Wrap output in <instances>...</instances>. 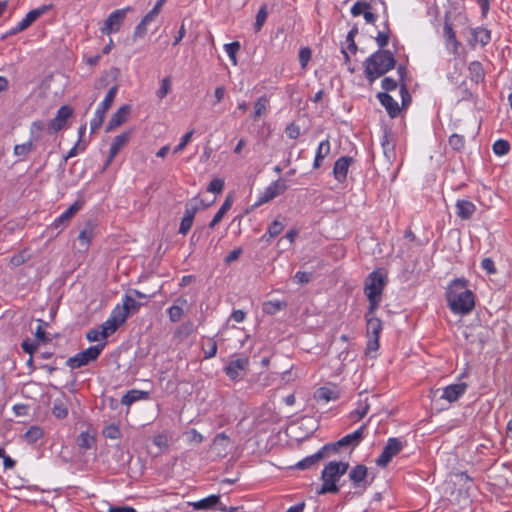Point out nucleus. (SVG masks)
<instances>
[{"label":"nucleus","mask_w":512,"mask_h":512,"mask_svg":"<svg viewBox=\"0 0 512 512\" xmlns=\"http://www.w3.org/2000/svg\"><path fill=\"white\" fill-rule=\"evenodd\" d=\"M314 398L318 402L327 403L332 400H337L339 398V391L336 387L324 386L320 387L316 390L314 394Z\"/></svg>","instance_id":"obj_23"},{"label":"nucleus","mask_w":512,"mask_h":512,"mask_svg":"<svg viewBox=\"0 0 512 512\" xmlns=\"http://www.w3.org/2000/svg\"><path fill=\"white\" fill-rule=\"evenodd\" d=\"M468 69H469V73H470V77H471L472 81H474L475 83H479L480 81L483 80L484 71H483V68H482V65L480 62H478V61L471 62L469 64Z\"/></svg>","instance_id":"obj_35"},{"label":"nucleus","mask_w":512,"mask_h":512,"mask_svg":"<svg viewBox=\"0 0 512 512\" xmlns=\"http://www.w3.org/2000/svg\"><path fill=\"white\" fill-rule=\"evenodd\" d=\"M187 439L190 443L200 444L203 442L204 437L196 429H191L186 433Z\"/></svg>","instance_id":"obj_60"},{"label":"nucleus","mask_w":512,"mask_h":512,"mask_svg":"<svg viewBox=\"0 0 512 512\" xmlns=\"http://www.w3.org/2000/svg\"><path fill=\"white\" fill-rule=\"evenodd\" d=\"M381 146L383 148V151H384V154L385 156L390 159L391 157L394 156V142H393V137L392 135L387 132V131H384L382 137H381Z\"/></svg>","instance_id":"obj_31"},{"label":"nucleus","mask_w":512,"mask_h":512,"mask_svg":"<svg viewBox=\"0 0 512 512\" xmlns=\"http://www.w3.org/2000/svg\"><path fill=\"white\" fill-rule=\"evenodd\" d=\"M330 150L331 146L328 139L320 142L313 163L314 168H319L321 166L322 161L330 154Z\"/></svg>","instance_id":"obj_28"},{"label":"nucleus","mask_w":512,"mask_h":512,"mask_svg":"<svg viewBox=\"0 0 512 512\" xmlns=\"http://www.w3.org/2000/svg\"><path fill=\"white\" fill-rule=\"evenodd\" d=\"M475 42L486 45L491 40V33L486 28L478 27L472 32Z\"/></svg>","instance_id":"obj_36"},{"label":"nucleus","mask_w":512,"mask_h":512,"mask_svg":"<svg viewBox=\"0 0 512 512\" xmlns=\"http://www.w3.org/2000/svg\"><path fill=\"white\" fill-rule=\"evenodd\" d=\"M443 36L446 40L447 47L452 51L453 54L458 52L460 42L456 38V33L453 29L452 23L449 21L448 15H445Z\"/></svg>","instance_id":"obj_18"},{"label":"nucleus","mask_w":512,"mask_h":512,"mask_svg":"<svg viewBox=\"0 0 512 512\" xmlns=\"http://www.w3.org/2000/svg\"><path fill=\"white\" fill-rule=\"evenodd\" d=\"M464 138L461 135L453 134L449 138L450 146L455 150H460L464 147Z\"/></svg>","instance_id":"obj_57"},{"label":"nucleus","mask_w":512,"mask_h":512,"mask_svg":"<svg viewBox=\"0 0 512 512\" xmlns=\"http://www.w3.org/2000/svg\"><path fill=\"white\" fill-rule=\"evenodd\" d=\"M52 414L57 419H65L68 416V404L65 397L56 398L54 400Z\"/></svg>","instance_id":"obj_29"},{"label":"nucleus","mask_w":512,"mask_h":512,"mask_svg":"<svg viewBox=\"0 0 512 512\" xmlns=\"http://www.w3.org/2000/svg\"><path fill=\"white\" fill-rule=\"evenodd\" d=\"M454 484L461 485L467 493L472 487L473 480L466 473H457L454 475Z\"/></svg>","instance_id":"obj_41"},{"label":"nucleus","mask_w":512,"mask_h":512,"mask_svg":"<svg viewBox=\"0 0 512 512\" xmlns=\"http://www.w3.org/2000/svg\"><path fill=\"white\" fill-rule=\"evenodd\" d=\"M249 359L246 357H239L231 360L225 367L226 375L233 381L242 380L248 370Z\"/></svg>","instance_id":"obj_11"},{"label":"nucleus","mask_w":512,"mask_h":512,"mask_svg":"<svg viewBox=\"0 0 512 512\" xmlns=\"http://www.w3.org/2000/svg\"><path fill=\"white\" fill-rule=\"evenodd\" d=\"M267 15H268V12H267V7L266 5H263L257 15H256V21H255V30L256 31H260L263 24L265 23L266 19H267Z\"/></svg>","instance_id":"obj_50"},{"label":"nucleus","mask_w":512,"mask_h":512,"mask_svg":"<svg viewBox=\"0 0 512 512\" xmlns=\"http://www.w3.org/2000/svg\"><path fill=\"white\" fill-rule=\"evenodd\" d=\"M398 84H397V81L394 80L393 78L391 77H385L383 80H382V88L385 90V91H393L397 88Z\"/></svg>","instance_id":"obj_64"},{"label":"nucleus","mask_w":512,"mask_h":512,"mask_svg":"<svg viewBox=\"0 0 512 512\" xmlns=\"http://www.w3.org/2000/svg\"><path fill=\"white\" fill-rule=\"evenodd\" d=\"M202 350L206 359L214 357L217 353L216 340L211 337L206 338L202 344Z\"/></svg>","instance_id":"obj_38"},{"label":"nucleus","mask_w":512,"mask_h":512,"mask_svg":"<svg viewBox=\"0 0 512 512\" xmlns=\"http://www.w3.org/2000/svg\"><path fill=\"white\" fill-rule=\"evenodd\" d=\"M366 429V424H363L360 428H358L356 431H354L351 434H348L344 437H342L340 440H338V445H342V447L345 446H356L359 444V442L363 438V433Z\"/></svg>","instance_id":"obj_26"},{"label":"nucleus","mask_w":512,"mask_h":512,"mask_svg":"<svg viewBox=\"0 0 512 512\" xmlns=\"http://www.w3.org/2000/svg\"><path fill=\"white\" fill-rule=\"evenodd\" d=\"M285 132L290 139H297L300 135V128L296 124L291 123L286 127Z\"/></svg>","instance_id":"obj_62"},{"label":"nucleus","mask_w":512,"mask_h":512,"mask_svg":"<svg viewBox=\"0 0 512 512\" xmlns=\"http://www.w3.org/2000/svg\"><path fill=\"white\" fill-rule=\"evenodd\" d=\"M76 442L80 450L86 451L93 447V445L95 444V438L88 432H81L80 435L77 437Z\"/></svg>","instance_id":"obj_34"},{"label":"nucleus","mask_w":512,"mask_h":512,"mask_svg":"<svg viewBox=\"0 0 512 512\" xmlns=\"http://www.w3.org/2000/svg\"><path fill=\"white\" fill-rule=\"evenodd\" d=\"M131 108L129 105H123L121 106L111 117L106 130L112 131L113 129L117 128L118 126L125 123L128 119V116L130 114Z\"/></svg>","instance_id":"obj_20"},{"label":"nucleus","mask_w":512,"mask_h":512,"mask_svg":"<svg viewBox=\"0 0 512 512\" xmlns=\"http://www.w3.org/2000/svg\"><path fill=\"white\" fill-rule=\"evenodd\" d=\"M368 469L365 465L359 464L354 466L348 473L352 486L356 489L357 494H362L368 487L367 481Z\"/></svg>","instance_id":"obj_8"},{"label":"nucleus","mask_w":512,"mask_h":512,"mask_svg":"<svg viewBox=\"0 0 512 512\" xmlns=\"http://www.w3.org/2000/svg\"><path fill=\"white\" fill-rule=\"evenodd\" d=\"M193 133H194V130H191V131L187 132L186 134H184L180 140V143L174 148L173 152L179 153L180 151H182L187 146V144L191 141Z\"/></svg>","instance_id":"obj_58"},{"label":"nucleus","mask_w":512,"mask_h":512,"mask_svg":"<svg viewBox=\"0 0 512 512\" xmlns=\"http://www.w3.org/2000/svg\"><path fill=\"white\" fill-rule=\"evenodd\" d=\"M147 395L146 392L139 391V390H131L127 392L121 399V403L123 405L129 406L132 403L145 398Z\"/></svg>","instance_id":"obj_37"},{"label":"nucleus","mask_w":512,"mask_h":512,"mask_svg":"<svg viewBox=\"0 0 512 512\" xmlns=\"http://www.w3.org/2000/svg\"><path fill=\"white\" fill-rule=\"evenodd\" d=\"M396 60L389 50L379 49L365 61V76L370 83L393 69Z\"/></svg>","instance_id":"obj_2"},{"label":"nucleus","mask_w":512,"mask_h":512,"mask_svg":"<svg viewBox=\"0 0 512 512\" xmlns=\"http://www.w3.org/2000/svg\"><path fill=\"white\" fill-rule=\"evenodd\" d=\"M446 296L448 305L455 314L465 315L474 309V294L467 289V281L465 279H455L452 281Z\"/></svg>","instance_id":"obj_1"},{"label":"nucleus","mask_w":512,"mask_h":512,"mask_svg":"<svg viewBox=\"0 0 512 512\" xmlns=\"http://www.w3.org/2000/svg\"><path fill=\"white\" fill-rule=\"evenodd\" d=\"M81 207L82 202L76 201L73 203L67 210H65L59 217L54 220L53 226L55 228H59L60 226L65 225L81 209Z\"/></svg>","instance_id":"obj_24"},{"label":"nucleus","mask_w":512,"mask_h":512,"mask_svg":"<svg viewBox=\"0 0 512 512\" xmlns=\"http://www.w3.org/2000/svg\"><path fill=\"white\" fill-rule=\"evenodd\" d=\"M342 445H338V441L335 443L326 444L323 446L319 451L322 455V457H326L330 455L331 453L337 452L339 448H341Z\"/></svg>","instance_id":"obj_59"},{"label":"nucleus","mask_w":512,"mask_h":512,"mask_svg":"<svg viewBox=\"0 0 512 512\" xmlns=\"http://www.w3.org/2000/svg\"><path fill=\"white\" fill-rule=\"evenodd\" d=\"M224 49L226 53L228 54L230 60L232 61L233 65L237 64L236 60V53L240 49V44L238 42H232L225 44Z\"/></svg>","instance_id":"obj_48"},{"label":"nucleus","mask_w":512,"mask_h":512,"mask_svg":"<svg viewBox=\"0 0 512 512\" xmlns=\"http://www.w3.org/2000/svg\"><path fill=\"white\" fill-rule=\"evenodd\" d=\"M348 469V462L330 461L322 470V486L318 491V494L323 495L326 493H338L339 486L337 485V482L343 475L347 473Z\"/></svg>","instance_id":"obj_3"},{"label":"nucleus","mask_w":512,"mask_h":512,"mask_svg":"<svg viewBox=\"0 0 512 512\" xmlns=\"http://www.w3.org/2000/svg\"><path fill=\"white\" fill-rule=\"evenodd\" d=\"M321 459H323V457H322L320 451H318L317 453H315L311 456H308L305 459L298 462L296 466L300 469H307V468H310L311 466L315 465Z\"/></svg>","instance_id":"obj_43"},{"label":"nucleus","mask_w":512,"mask_h":512,"mask_svg":"<svg viewBox=\"0 0 512 512\" xmlns=\"http://www.w3.org/2000/svg\"><path fill=\"white\" fill-rule=\"evenodd\" d=\"M141 304L137 302L134 298L129 295H125L123 298V306H116L114 309L119 310L120 314L125 315V320L128 318L130 314L136 313Z\"/></svg>","instance_id":"obj_25"},{"label":"nucleus","mask_w":512,"mask_h":512,"mask_svg":"<svg viewBox=\"0 0 512 512\" xmlns=\"http://www.w3.org/2000/svg\"><path fill=\"white\" fill-rule=\"evenodd\" d=\"M34 149V145L32 140L15 145L14 147V155L18 157H26L32 150Z\"/></svg>","instance_id":"obj_45"},{"label":"nucleus","mask_w":512,"mask_h":512,"mask_svg":"<svg viewBox=\"0 0 512 512\" xmlns=\"http://www.w3.org/2000/svg\"><path fill=\"white\" fill-rule=\"evenodd\" d=\"M124 322L125 315L120 314L119 310L113 309L109 318L99 326L101 329V338L104 340L115 333L119 326Z\"/></svg>","instance_id":"obj_12"},{"label":"nucleus","mask_w":512,"mask_h":512,"mask_svg":"<svg viewBox=\"0 0 512 512\" xmlns=\"http://www.w3.org/2000/svg\"><path fill=\"white\" fill-rule=\"evenodd\" d=\"M367 9H371L370 3H367L364 1H358L352 6L351 14L356 17L361 14H364V11H366Z\"/></svg>","instance_id":"obj_52"},{"label":"nucleus","mask_w":512,"mask_h":512,"mask_svg":"<svg viewBox=\"0 0 512 512\" xmlns=\"http://www.w3.org/2000/svg\"><path fill=\"white\" fill-rule=\"evenodd\" d=\"M130 137L129 132H123L117 135L110 147L108 158L104 164V170L112 163L119 151L128 143Z\"/></svg>","instance_id":"obj_15"},{"label":"nucleus","mask_w":512,"mask_h":512,"mask_svg":"<svg viewBox=\"0 0 512 512\" xmlns=\"http://www.w3.org/2000/svg\"><path fill=\"white\" fill-rule=\"evenodd\" d=\"M379 102L385 107L388 115L395 118L400 114L401 108L398 103L386 92H379L377 94Z\"/></svg>","instance_id":"obj_19"},{"label":"nucleus","mask_w":512,"mask_h":512,"mask_svg":"<svg viewBox=\"0 0 512 512\" xmlns=\"http://www.w3.org/2000/svg\"><path fill=\"white\" fill-rule=\"evenodd\" d=\"M168 316H169V319L171 322H178L180 321V319L182 318L184 312H183V308L178 305V304H174L172 305L169 309H168Z\"/></svg>","instance_id":"obj_47"},{"label":"nucleus","mask_w":512,"mask_h":512,"mask_svg":"<svg viewBox=\"0 0 512 512\" xmlns=\"http://www.w3.org/2000/svg\"><path fill=\"white\" fill-rule=\"evenodd\" d=\"M312 56V51L309 47H303L299 51V62L301 68L305 69Z\"/></svg>","instance_id":"obj_53"},{"label":"nucleus","mask_w":512,"mask_h":512,"mask_svg":"<svg viewBox=\"0 0 512 512\" xmlns=\"http://www.w3.org/2000/svg\"><path fill=\"white\" fill-rule=\"evenodd\" d=\"M352 162L351 157L343 156L340 157L335 163L333 167V174L335 179L338 182H344L347 177L348 168Z\"/></svg>","instance_id":"obj_21"},{"label":"nucleus","mask_w":512,"mask_h":512,"mask_svg":"<svg viewBox=\"0 0 512 512\" xmlns=\"http://www.w3.org/2000/svg\"><path fill=\"white\" fill-rule=\"evenodd\" d=\"M199 210V204L197 199H193L185 205V213L184 217L181 220L179 233L182 235H186L188 231L191 229L195 214Z\"/></svg>","instance_id":"obj_13"},{"label":"nucleus","mask_w":512,"mask_h":512,"mask_svg":"<svg viewBox=\"0 0 512 512\" xmlns=\"http://www.w3.org/2000/svg\"><path fill=\"white\" fill-rule=\"evenodd\" d=\"M493 152L498 156H504L510 151V144L507 140L499 139L492 146Z\"/></svg>","instance_id":"obj_42"},{"label":"nucleus","mask_w":512,"mask_h":512,"mask_svg":"<svg viewBox=\"0 0 512 512\" xmlns=\"http://www.w3.org/2000/svg\"><path fill=\"white\" fill-rule=\"evenodd\" d=\"M224 188V181L220 178L213 179L208 187L207 191L211 193H220Z\"/></svg>","instance_id":"obj_56"},{"label":"nucleus","mask_w":512,"mask_h":512,"mask_svg":"<svg viewBox=\"0 0 512 512\" xmlns=\"http://www.w3.org/2000/svg\"><path fill=\"white\" fill-rule=\"evenodd\" d=\"M456 214L462 220H468L476 211V206L469 200L460 199L455 204Z\"/></svg>","instance_id":"obj_22"},{"label":"nucleus","mask_w":512,"mask_h":512,"mask_svg":"<svg viewBox=\"0 0 512 512\" xmlns=\"http://www.w3.org/2000/svg\"><path fill=\"white\" fill-rule=\"evenodd\" d=\"M382 330V322L377 317H369L367 318V336L368 337H378Z\"/></svg>","instance_id":"obj_32"},{"label":"nucleus","mask_w":512,"mask_h":512,"mask_svg":"<svg viewBox=\"0 0 512 512\" xmlns=\"http://www.w3.org/2000/svg\"><path fill=\"white\" fill-rule=\"evenodd\" d=\"M43 436V430L42 428L38 427V426H32L30 427L27 432L24 434V439L32 444V443H35L36 441H38L40 438H42Z\"/></svg>","instance_id":"obj_40"},{"label":"nucleus","mask_w":512,"mask_h":512,"mask_svg":"<svg viewBox=\"0 0 512 512\" xmlns=\"http://www.w3.org/2000/svg\"><path fill=\"white\" fill-rule=\"evenodd\" d=\"M400 95L402 101V108H406L411 102V96L408 92L406 84H401L400 86Z\"/></svg>","instance_id":"obj_61"},{"label":"nucleus","mask_w":512,"mask_h":512,"mask_svg":"<svg viewBox=\"0 0 512 512\" xmlns=\"http://www.w3.org/2000/svg\"><path fill=\"white\" fill-rule=\"evenodd\" d=\"M170 89H171V81L168 77H166L162 80L161 85L156 92V95L160 99H163L169 93Z\"/></svg>","instance_id":"obj_55"},{"label":"nucleus","mask_w":512,"mask_h":512,"mask_svg":"<svg viewBox=\"0 0 512 512\" xmlns=\"http://www.w3.org/2000/svg\"><path fill=\"white\" fill-rule=\"evenodd\" d=\"M45 10L46 7L31 10L26 14L23 20L30 26L34 21L38 19V17H40L44 13Z\"/></svg>","instance_id":"obj_51"},{"label":"nucleus","mask_w":512,"mask_h":512,"mask_svg":"<svg viewBox=\"0 0 512 512\" xmlns=\"http://www.w3.org/2000/svg\"><path fill=\"white\" fill-rule=\"evenodd\" d=\"M466 390V383L451 384L443 389L441 398L448 401L449 403H453L457 401L460 397H462L465 394Z\"/></svg>","instance_id":"obj_16"},{"label":"nucleus","mask_w":512,"mask_h":512,"mask_svg":"<svg viewBox=\"0 0 512 512\" xmlns=\"http://www.w3.org/2000/svg\"><path fill=\"white\" fill-rule=\"evenodd\" d=\"M147 23H144L143 20L140 21V23L136 26L133 37L134 39L142 38L147 33Z\"/></svg>","instance_id":"obj_63"},{"label":"nucleus","mask_w":512,"mask_h":512,"mask_svg":"<svg viewBox=\"0 0 512 512\" xmlns=\"http://www.w3.org/2000/svg\"><path fill=\"white\" fill-rule=\"evenodd\" d=\"M287 190L285 180L278 179L272 182L265 190L259 195L257 202L254 204L258 207L264 203L273 200L275 197L282 195Z\"/></svg>","instance_id":"obj_10"},{"label":"nucleus","mask_w":512,"mask_h":512,"mask_svg":"<svg viewBox=\"0 0 512 512\" xmlns=\"http://www.w3.org/2000/svg\"><path fill=\"white\" fill-rule=\"evenodd\" d=\"M284 227L285 225L282 222L278 220L273 221L269 225L267 233L263 235L262 239H266L268 241L269 239L278 236L283 231Z\"/></svg>","instance_id":"obj_39"},{"label":"nucleus","mask_w":512,"mask_h":512,"mask_svg":"<svg viewBox=\"0 0 512 512\" xmlns=\"http://www.w3.org/2000/svg\"><path fill=\"white\" fill-rule=\"evenodd\" d=\"M386 283L387 277L381 271L376 270L368 275L364 292L369 301V312H374L378 308Z\"/></svg>","instance_id":"obj_4"},{"label":"nucleus","mask_w":512,"mask_h":512,"mask_svg":"<svg viewBox=\"0 0 512 512\" xmlns=\"http://www.w3.org/2000/svg\"><path fill=\"white\" fill-rule=\"evenodd\" d=\"M369 407L370 406L366 401L360 402L358 407L352 412V417H355L358 420L364 418L368 413Z\"/></svg>","instance_id":"obj_54"},{"label":"nucleus","mask_w":512,"mask_h":512,"mask_svg":"<svg viewBox=\"0 0 512 512\" xmlns=\"http://www.w3.org/2000/svg\"><path fill=\"white\" fill-rule=\"evenodd\" d=\"M220 503V496L218 495H210L204 499H201L196 502H189L188 504L191 505L196 510H204V509H211L218 505Z\"/></svg>","instance_id":"obj_27"},{"label":"nucleus","mask_w":512,"mask_h":512,"mask_svg":"<svg viewBox=\"0 0 512 512\" xmlns=\"http://www.w3.org/2000/svg\"><path fill=\"white\" fill-rule=\"evenodd\" d=\"M117 91H118L117 86L111 87L109 89L108 93L106 94L104 100L102 101V103L96 109L94 117L92 118V120L90 122L91 132L96 131L97 129H99L102 126L103 121L105 119V114L109 110V108L112 106V104L115 100Z\"/></svg>","instance_id":"obj_5"},{"label":"nucleus","mask_w":512,"mask_h":512,"mask_svg":"<svg viewBox=\"0 0 512 512\" xmlns=\"http://www.w3.org/2000/svg\"><path fill=\"white\" fill-rule=\"evenodd\" d=\"M92 237H93V230H92V228L83 229L79 233L78 241H79L80 245L82 246V248L84 250H86L88 248L89 243H90Z\"/></svg>","instance_id":"obj_46"},{"label":"nucleus","mask_w":512,"mask_h":512,"mask_svg":"<svg viewBox=\"0 0 512 512\" xmlns=\"http://www.w3.org/2000/svg\"><path fill=\"white\" fill-rule=\"evenodd\" d=\"M105 344H98L95 346H91L86 350L76 354L73 357H70L66 364L72 369L80 368L82 366L87 365L91 361H95L102 350L104 349Z\"/></svg>","instance_id":"obj_6"},{"label":"nucleus","mask_w":512,"mask_h":512,"mask_svg":"<svg viewBox=\"0 0 512 512\" xmlns=\"http://www.w3.org/2000/svg\"><path fill=\"white\" fill-rule=\"evenodd\" d=\"M286 307V303L280 300H270L263 303L262 310L265 314L274 315Z\"/></svg>","instance_id":"obj_33"},{"label":"nucleus","mask_w":512,"mask_h":512,"mask_svg":"<svg viewBox=\"0 0 512 512\" xmlns=\"http://www.w3.org/2000/svg\"><path fill=\"white\" fill-rule=\"evenodd\" d=\"M402 449V441L398 438H389L382 453L377 458L376 464L380 467H385Z\"/></svg>","instance_id":"obj_9"},{"label":"nucleus","mask_w":512,"mask_h":512,"mask_svg":"<svg viewBox=\"0 0 512 512\" xmlns=\"http://www.w3.org/2000/svg\"><path fill=\"white\" fill-rule=\"evenodd\" d=\"M73 108L68 105L61 106L56 116L49 122L48 127L53 132H58L66 125L67 120L72 116Z\"/></svg>","instance_id":"obj_14"},{"label":"nucleus","mask_w":512,"mask_h":512,"mask_svg":"<svg viewBox=\"0 0 512 512\" xmlns=\"http://www.w3.org/2000/svg\"><path fill=\"white\" fill-rule=\"evenodd\" d=\"M103 435L109 439H119L121 437V432L117 425L111 424L103 429Z\"/></svg>","instance_id":"obj_49"},{"label":"nucleus","mask_w":512,"mask_h":512,"mask_svg":"<svg viewBox=\"0 0 512 512\" xmlns=\"http://www.w3.org/2000/svg\"><path fill=\"white\" fill-rule=\"evenodd\" d=\"M230 443V438L224 432L219 433L213 439L211 450L217 457L223 458L228 453Z\"/></svg>","instance_id":"obj_17"},{"label":"nucleus","mask_w":512,"mask_h":512,"mask_svg":"<svg viewBox=\"0 0 512 512\" xmlns=\"http://www.w3.org/2000/svg\"><path fill=\"white\" fill-rule=\"evenodd\" d=\"M268 99L266 97H260L254 104V118L257 119L264 115L268 106Z\"/></svg>","instance_id":"obj_44"},{"label":"nucleus","mask_w":512,"mask_h":512,"mask_svg":"<svg viewBox=\"0 0 512 512\" xmlns=\"http://www.w3.org/2000/svg\"><path fill=\"white\" fill-rule=\"evenodd\" d=\"M233 202L232 196H228L218 212L214 215L212 221L209 223L210 228H214L224 217L227 211L231 208Z\"/></svg>","instance_id":"obj_30"},{"label":"nucleus","mask_w":512,"mask_h":512,"mask_svg":"<svg viewBox=\"0 0 512 512\" xmlns=\"http://www.w3.org/2000/svg\"><path fill=\"white\" fill-rule=\"evenodd\" d=\"M131 7L118 9L113 11L105 20L104 25L100 28V31L105 35L119 31L128 11H131Z\"/></svg>","instance_id":"obj_7"}]
</instances>
